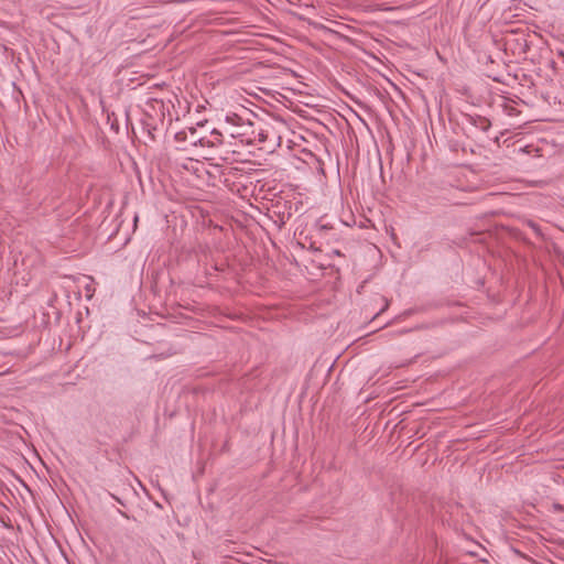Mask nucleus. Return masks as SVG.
Listing matches in <instances>:
<instances>
[{"label": "nucleus", "mask_w": 564, "mask_h": 564, "mask_svg": "<svg viewBox=\"0 0 564 564\" xmlns=\"http://www.w3.org/2000/svg\"><path fill=\"white\" fill-rule=\"evenodd\" d=\"M207 127V121L198 122L196 127H188L175 133L174 139L177 143L186 144V135L189 134V139L193 135H198L199 129H205Z\"/></svg>", "instance_id": "obj_4"}, {"label": "nucleus", "mask_w": 564, "mask_h": 564, "mask_svg": "<svg viewBox=\"0 0 564 564\" xmlns=\"http://www.w3.org/2000/svg\"><path fill=\"white\" fill-rule=\"evenodd\" d=\"M187 144L189 145V134L186 135V144H184L183 147H180L178 149L180 150H187Z\"/></svg>", "instance_id": "obj_7"}, {"label": "nucleus", "mask_w": 564, "mask_h": 564, "mask_svg": "<svg viewBox=\"0 0 564 564\" xmlns=\"http://www.w3.org/2000/svg\"><path fill=\"white\" fill-rule=\"evenodd\" d=\"M388 306H389V303H388V301H387V300H384V305H383V307L378 312V314H380V313H382L384 310H387V308H388Z\"/></svg>", "instance_id": "obj_8"}, {"label": "nucleus", "mask_w": 564, "mask_h": 564, "mask_svg": "<svg viewBox=\"0 0 564 564\" xmlns=\"http://www.w3.org/2000/svg\"><path fill=\"white\" fill-rule=\"evenodd\" d=\"M463 119L468 134L475 138H478L479 133H487L491 127L489 119L479 115H464Z\"/></svg>", "instance_id": "obj_3"}, {"label": "nucleus", "mask_w": 564, "mask_h": 564, "mask_svg": "<svg viewBox=\"0 0 564 564\" xmlns=\"http://www.w3.org/2000/svg\"><path fill=\"white\" fill-rule=\"evenodd\" d=\"M224 143V131L219 129H199L198 135L191 138L192 147H202L207 149H216Z\"/></svg>", "instance_id": "obj_2"}, {"label": "nucleus", "mask_w": 564, "mask_h": 564, "mask_svg": "<svg viewBox=\"0 0 564 564\" xmlns=\"http://www.w3.org/2000/svg\"><path fill=\"white\" fill-rule=\"evenodd\" d=\"M253 135L256 137V143H263L268 139V131L262 128L257 129L254 127Z\"/></svg>", "instance_id": "obj_5"}, {"label": "nucleus", "mask_w": 564, "mask_h": 564, "mask_svg": "<svg viewBox=\"0 0 564 564\" xmlns=\"http://www.w3.org/2000/svg\"><path fill=\"white\" fill-rule=\"evenodd\" d=\"M554 508H555V509H558V510H561V509H562V507H561L560 505H554Z\"/></svg>", "instance_id": "obj_9"}, {"label": "nucleus", "mask_w": 564, "mask_h": 564, "mask_svg": "<svg viewBox=\"0 0 564 564\" xmlns=\"http://www.w3.org/2000/svg\"><path fill=\"white\" fill-rule=\"evenodd\" d=\"M224 134L238 140L241 144H256L254 124L232 113L225 118Z\"/></svg>", "instance_id": "obj_1"}, {"label": "nucleus", "mask_w": 564, "mask_h": 564, "mask_svg": "<svg viewBox=\"0 0 564 564\" xmlns=\"http://www.w3.org/2000/svg\"><path fill=\"white\" fill-rule=\"evenodd\" d=\"M527 226L532 229V231L535 234L536 237L544 239V234L542 232L541 227L534 223L533 220H527Z\"/></svg>", "instance_id": "obj_6"}]
</instances>
